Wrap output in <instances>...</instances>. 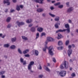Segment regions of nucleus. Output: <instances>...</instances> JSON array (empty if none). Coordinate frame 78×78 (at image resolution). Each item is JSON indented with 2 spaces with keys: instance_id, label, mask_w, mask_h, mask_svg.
<instances>
[{
  "instance_id": "nucleus-18",
  "label": "nucleus",
  "mask_w": 78,
  "mask_h": 78,
  "mask_svg": "<svg viewBox=\"0 0 78 78\" xmlns=\"http://www.w3.org/2000/svg\"><path fill=\"white\" fill-rule=\"evenodd\" d=\"M26 23H30L31 22H32V20L31 19H29L27 20L26 21Z\"/></svg>"
},
{
  "instance_id": "nucleus-33",
  "label": "nucleus",
  "mask_w": 78,
  "mask_h": 78,
  "mask_svg": "<svg viewBox=\"0 0 78 78\" xmlns=\"http://www.w3.org/2000/svg\"><path fill=\"white\" fill-rule=\"evenodd\" d=\"M55 28H59V26L57 23H56L55 24Z\"/></svg>"
},
{
  "instance_id": "nucleus-55",
  "label": "nucleus",
  "mask_w": 78,
  "mask_h": 78,
  "mask_svg": "<svg viewBox=\"0 0 78 78\" xmlns=\"http://www.w3.org/2000/svg\"><path fill=\"white\" fill-rule=\"evenodd\" d=\"M50 9L51 10H53L54 9V8L53 7H50Z\"/></svg>"
},
{
  "instance_id": "nucleus-17",
  "label": "nucleus",
  "mask_w": 78,
  "mask_h": 78,
  "mask_svg": "<svg viewBox=\"0 0 78 78\" xmlns=\"http://www.w3.org/2000/svg\"><path fill=\"white\" fill-rule=\"evenodd\" d=\"M11 41L12 42H14L16 41V37L12 38L11 39Z\"/></svg>"
},
{
  "instance_id": "nucleus-51",
  "label": "nucleus",
  "mask_w": 78,
  "mask_h": 78,
  "mask_svg": "<svg viewBox=\"0 0 78 78\" xmlns=\"http://www.w3.org/2000/svg\"><path fill=\"white\" fill-rule=\"evenodd\" d=\"M46 16V14H45V13H43L42 14V16L43 17H45Z\"/></svg>"
},
{
  "instance_id": "nucleus-44",
  "label": "nucleus",
  "mask_w": 78,
  "mask_h": 78,
  "mask_svg": "<svg viewBox=\"0 0 78 78\" xmlns=\"http://www.w3.org/2000/svg\"><path fill=\"white\" fill-rule=\"evenodd\" d=\"M57 25H60L61 24V22H60V21H57Z\"/></svg>"
},
{
  "instance_id": "nucleus-39",
  "label": "nucleus",
  "mask_w": 78,
  "mask_h": 78,
  "mask_svg": "<svg viewBox=\"0 0 78 78\" xmlns=\"http://www.w3.org/2000/svg\"><path fill=\"white\" fill-rule=\"evenodd\" d=\"M58 8H60L61 9L63 8V5H60L58 6Z\"/></svg>"
},
{
  "instance_id": "nucleus-31",
  "label": "nucleus",
  "mask_w": 78,
  "mask_h": 78,
  "mask_svg": "<svg viewBox=\"0 0 78 78\" xmlns=\"http://www.w3.org/2000/svg\"><path fill=\"white\" fill-rule=\"evenodd\" d=\"M11 20V17H8L6 19V21L7 22H9Z\"/></svg>"
},
{
  "instance_id": "nucleus-32",
  "label": "nucleus",
  "mask_w": 78,
  "mask_h": 78,
  "mask_svg": "<svg viewBox=\"0 0 78 78\" xmlns=\"http://www.w3.org/2000/svg\"><path fill=\"white\" fill-rule=\"evenodd\" d=\"M16 9L17 11H20V8L19 7V5H16Z\"/></svg>"
},
{
  "instance_id": "nucleus-63",
  "label": "nucleus",
  "mask_w": 78,
  "mask_h": 78,
  "mask_svg": "<svg viewBox=\"0 0 78 78\" xmlns=\"http://www.w3.org/2000/svg\"><path fill=\"white\" fill-rule=\"evenodd\" d=\"M55 2V1H51V3H54Z\"/></svg>"
},
{
  "instance_id": "nucleus-1",
  "label": "nucleus",
  "mask_w": 78,
  "mask_h": 78,
  "mask_svg": "<svg viewBox=\"0 0 78 78\" xmlns=\"http://www.w3.org/2000/svg\"><path fill=\"white\" fill-rule=\"evenodd\" d=\"M34 64V62L33 61L31 62L30 64L28 65V70L30 71L31 72V73H33L34 72L32 70H31V68H32V66Z\"/></svg>"
},
{
  "instance_id": "nucleus-56",
  "label": "nucleus",
  "mask_w": 78,
  "mask_h": 78,
  "mask_svg": "<svg viewBox=\"0 0 78 78\" xmlns=\"http://www.w3.org/2000/svg\"><path fill=\"white\" fill-rule=\"evenodd\" d=\"M20 7L21 8H23V5H20Z\"/></svg>"
},
{
  "instance_id": "nucleus-29",
  "label": "nucleus",
  "mask_w": 78,
  "mask_h": 78,
  "mask_svg": "<svg viewBox=\"0 0 78 78\" xmlns=\"http://www.w3.org/2000/svg\"><path fill=\"white\" fill-rule=\"evenodd\" d=\"M35 55L36 56H38L39 55V51L37 50H35Z\"/></svg>"
},
{
  "instance_id": "nucleus-48",
  "label": "nucleus",
  "mask_w": 78,
  "mask_h": 78,
  "mask_svg": "<svg viewBox=\"0 0 78 78\" xmlns=\"http://www.w3.org/2000/svg\"><path fill=\"white\" fill-rule=\"evenodd\" d=\"M66 4L67 6H69V2H66Z\"/></svg>"
},
{
  "instance_id": "nucleus-53",
  "label": "nucleus",
  "mask_w": 78,
  "mask_h": 78,
  "mask_svg": "<svg viewBox=\"0 0 78 78\" xmlns=\"http://www.w3.org/2000/svg\"><path fill=\"white\" fill-rule=\"evenodd\" d=\"M15 11V10L14 9L11 10H10V12H14Z\"/></svg>"
},
{
  "instance_id": "nucleus-13",
  "label": "nucleus",
  "mask_w": 78,
  "mask_h": 78,
  "mask_svg": "<svg viewBox=\"0 0 78 78\" xmlns=\"http://www.w3.org/2000/svg\"><path fill=\"white\" fill-rule=\"evenodd\" d=\"M30 31H31L32 32H33V33L35 32V31H36V28L34 27H32L30 29Z\"/></svg>"
},
{
  "instance_id": "nucleus-37",
  "label": "nucleus",
  "mask_w": 78,
  "mask_h": 78,
  "mask_svg": "<svg viewBox=\"0 0 78 78\" xmlns=\"http://www.w3.org/2000/svg\"><path fill=\"white\" fill-rule=\"evenodd\" d=\"M44 77V75L42 74H41L38 76V78H42Z\"/></svg>"
},
{
  "instance_id": "nucleus-6",
  "label": "nucleus",
  "mask_w": 78,
  "mask_h": 78,
  "mask_svg": "<svg viewBox=\"0 0 78 78\" xmlns=\"http://www.w3.org/2000/svg\"><path fill=\"white\" fill-rule=\"evenodd\" d=\"M50 47H49V48H48V49L49 50V53L50 55H51V56H53L54 55V53L53 52H52V50H53V48H50Z\"/></svg>"
},
{
  "instance_id": "nucleus-4",
  "label": "nucleus",
  "mask_w": 78,
  "mask_h": 78,
  "mask_svg": "<svg viewBox=\"0 0 78 78\" xmlns=\"http://www.w3.org/2000/svg\"><path fill=\"white\" fill-rule=\"evenodd\" d=\"M63 66L65 69H67L69 67V62L67 61H64L62 63Z\"/></svg>"
},
{
  "instance_id": "nucleus-21",
  "label": "nucleus",
  "mask_w": 78,
  "mask_h": 78,
  "mask_svg": "<svg viewBox=\"0 0 78 78\" xmlns=\"http://www.w3.org/2000/svg\"><path fill=\"white\" fill-rule=\"evenodd\" d=\"M54 20L55 21H59V17L58 16H56Z\"/></svg>"
},
{
  "instance_id": "nucleus-34",
  "label": "nucleus",
  "mask_w": 78,
  "mask_h": 78,
  "mask_svg": "<svg viewBox=\"0 0 78 78\" xmlns=\"http://www.w3.org/2000/svg\"><path fill=\"white\" fill-rule=\"evenodd\" d=\"M5 73V71H1L0 72V75H3Z\"/></svg>"
},
{
  "instance_id": "nucleus-47",
  "label": "nucleus",
  "mask_w": 78,
  "mask_h": 78,
  "mask_svg": "<svg viewBox=\"0 0 78 78\" xmlns=\"http://www.w3.org/2000/svg\"><path fill=\"white\" fill-rule=\"evenodd\" d=\"M71 47H72V46L70 45H69L68 46V48H69V50H72L71 49Z\"/></svg>"
},
{
  "instance_id": "nucleus-26",
  "label": "nucleus",
  "mask_w": 78,
  "mask_h": 78,
  "mask_svg": "<svg viewBox=\"0 0 78 78\" xmlns=\"http://www.w3.org/2000/svg\"><path fill=\"white\" fill-rule=\"evenodd\" d=\"M64 48V47L63 46H61L60 47H58L57 48V50H62Z\"/></svg>"
},
{
  "instance_id": "nucleus-23",
  "label": "nucleus",
  "mask_w": 78,
  "mask_h": 78,
  "mask_svg": "<svg viewBox=\"0 0 78 78\" xmlns=\"http://www.w3.org/2000/svg\"><path fill=\"white\" fill-rule=\"evenodd\" d=\"M37 11L38 12H41L43 11V9H38L37 10Z\"/></svg>"
},
{
  "instance_id": "nucleus-45",
  "label": "nucleus",
  "mask_w": 78,
  "mask_h": 78,
  "mask_svg": "<svg viewBox=\"0 0 78 78\" xmlns=\"http://www.w3.org/2000/svg\"><path fill=\"white\" fill-rule=\"evenodd\" d=\"M45 33H42L41 34V37H42V36H43L45 35Z\"/></svg>"
},
{
  "instance_id": "nucleus-42",
  "label": "nucleus",
  "mask_w": 78,
  "mask_h": 78,
  "mask_svg": "<svg viewBox=\"0 0 78 78\" xmlns=\"http://www.w3.org/2000/svg\"><path fill=\"white\" fill-rule=\"evenodd\" d=\"M71 76H72V77H74L75 76H76V75H75V74L74 73H73L71 74Z\"/></svg>"
},
{
  "instance_id": "nucleus-43",
  "label": "nucleus",
  "mask_w": 78,
  "mask_h": 78,
  "mask_svg": "<svg viewBox=\"0 0 78 78\" xmlns=\"http://www.w3.org/2000/svg\"><path fill=\"white\" fill-rule=\"evenodd\" d=\"M11 24H9L7 26V28H11Z\"/></svg>"
},
{
  "instance_id": "nucleus-49",
  "label": "nucleus",
  "mask_w": 78,
  "mask_h": 78,
  "mask_svg": "<svg viewBox=\"0 0 78 78\" xmlns=\"http://www.w3.org/2000/svg\"><path fill=\"white\" fill-rule=\"evenodd\" d=\"M33 25V24H30L29 25V27H32Z\"/></svg>"
},
{
  "instance_id": "nucleus-8",
  "label": "nucleus",
  "mask_w": 78,
  "mask_h": 78,
  "mask_svg": "<svg viewBox=\"0 0 78 78\" xmlns=\"http://www.w3.org/2000/svg\"><path fill=\"white\" fill-rule=\"evenodd\" d=\"M20 61L22 63H23V65L24 66V65H26L27 64V62H26V61H23V59L22 58H21L20 59Z\"/></svg>"
},
{
  "instance_id": "nucleus-54",
  "label": "nucleus",
  "mask_w": 78,
  "mask_h": 78,
  "mask_svg": "<svg viewBox=\"0 0 78 78\" xmlns=\"http://www.w3.org/2000/svg\"><path fill=\"white\" fill-rule=\"evenodd\" d=\"M68 22L69 23H72V20H68Z\"/></svg>"
},
{
  "instance_id": "nucleus-38",
  "label": "nucleus",
  "mask_w": 78,
  "mask_h": 78,
  "mask_svg": "<svg viewBox=\"0 0 78 78\" xmlns=\"http://www.w3.org/2000/svg\"><path fill=\"white\" fill-rule=\"evenodd\" d=\"M61 5V3L58 2L56 4H54V5H55V6H58V5Z\"/></svg>"
},
{
  "instance_id": "nucleus-41",
  "label": "nucleus",
  "mask_w": 78,
  "mask_h": 78,
  "mask_svg": "<svg viewBox=\"0 0 78 78\" xmlns=\"http://www.w3.org/2000/svg\"><path fill=\"white\" fill-rule=\"evenodd\" d=\"M38 69H39L40 70L42 69V67H41V65H39L38 67Z\"/></svg>"
},
{
  "instance_id": "nucleus-24",
  "label": "nucleus",
  "mask_w": 78,
  "mask_h": 78,
  "mask_svg": "<svg viewBox=\"0 0 78 78\" xmlns=\"http://www.w3.org/2000/svg\"><path fill=\"white\" fill-rule=\"evenodd\" d=\"M64 31V30H62L61 29H59L57 30L56 32V33H59V32H63Z\"/></svg>"
},
{
  "instance_id": "nucleus-57",
  "label": "nucleus",
  "mask_w": 78,
  "mask_h": 78,
  "mask_svg": "<svg viewBox=\"0 0 78 78\" xmlns=\"http://www.w3.org/2000/svg\"><path fill=\"white\" fill-rule=\"evenodd\" d=\"M1 77L2 78H5V76L4 75H2Z\"/></svg>"
},
{
  "instance_id": "nucleus-22",
  "label": "nucleus",
  "mask_w": 78,
  "mask_h": 78,
  "mask_svg": "<svg viewBox=\"0 0 78 78\" xmlns=\"http://www.w3.org/2000/svg\"><path fill=\"white\" fill-rule=\"evenodd\" d=\"M3 47L5 48H8V47H9V44H5L4 45Z\"/></svg>"
},
{
  "instance_id": "nucleus-10",
  "label": "nucleus",
  "mask_w": 78,
  "mask_h": 78,
  "mask_svg": "<svg viewBox=\"0 0 78 78\" xmlns=\"http://www.w3.org/2000/svg\"><path fill=\"white\" fill-rule=\"evenodd\" d=\"M3 3L4 4L7 3V5L8 6L10 5V2L9 0H4L3 1Z\"/></svg>"
},
{
  "instance_id": "nucleus-14",
  "label": "nucleus",
  "mask_w": 78,
  "mask_h": 78,
  "mask_svg": "<svg viewBox=\"0 0 78 78\" xmlns=\"http://www.w3.org/2000/svg\"><path fill=\"white\" fill-rule=\"evenodd\" d=\"M44 69L47 72H50V70L47 66H45L44 67Z\"/></svg>"
},
{
  "instance_id": "nucleus-50",
  "label": "nucleus",
  "mask_w": 78,
  "mask_h": 78,
  "mask_svg": "<svg viewBox=\"0 0 78 78\" xmlns=\"http://www.w3.org/2000/svg\"><path fill=\"white\" fill-rule=\"evenodd\" d=\"M53 59V61L54 62H56V59H55V58H52Z\"/></svg>"
},
{
  "instance_id": "nucleus-2",
  "label": "nucleus",
  "mask_w": 78,
  "mask_h": 78,
  "mask_svg": "<svg viewBox=\"0 0 78 78\" xmlns=\"http://www.w3.org/2000/svg\"><path fill=\"white\" fill-rule=\"evenodd\" d=\"M65 26L66 28H67V29L63 30L64 32L67 31V33H70V27H69V25L68 24H66L65 25Z\"/></svg>"
},
{
  "instance_id": "nucleus-19",
  "label": "nucleus",
  "mask_w": 78,
  "mask_h": 78,
  "mask_svg": "<svg viewBox=\"0 0 78 78\" xmlns=\"http://www.w3.org/2000/svg\"><path fill=\"white\" fill-rule=\"evenodd\" d=\"M22 37L23 39V40H25V41H27L28 40V38H27V37H25V36H22Z\"/></svg>"
},
{
  "instance_id": "nucleus-46",
  "label": "nucleus",
  "mask_w": 78,
  "mask_h": 78,
  "mask_svg": "<svg viewBox=\"0 0 78 78\" xmlns=\"http://www.w3.org/2000/svg\"><path fill=\"white\" fill-rule=\"evenodd\" d=\"M25 57H30V55L29 54H27L24 55Z\"/></svg>"
},
{
  "instance_id": "nucleus-20",
  "label": "nucleus",
  "mask_w": 78,
  "mask_h": 78,
  "mask_svg": "<svg viewBox=\"0 0 78 78\" xmlns=\"http://www.w3.org/2000/svg\"><path fill=\"white\" fill-rule=\"evenodd\" d=\"M63 44L62 41H59L58 42V45H62Z\"/></svg>"
},
{
  "instance_id": "nucleus-27",
  "label": "nucleus",
  "mask_w": 78,
  "mask_h": 78,
  "mask_svg": "<svg viewBox=\"0 0 78 78\" xmlns=\"http://www.w3.org/2000/svg\"><path fill=\"white\" fill-rule=\"evenodd\" d=\"M49 16H51V17H53L54 18V17H55V16H56V15H55L51 13H49Z\"/></svg>"
},
{
  "instance_id": "nucleus-40",
  "label": "nucleus",
  "mask_w": 78,
  "mask_h": 78,
  "mask_svg": "<svg viewBox=\"0 0 78 78\" xmlns=\"http://www.w3.org/2000/svg\"><path fill=\"white\" fill-rule=\"evenodd\" d=\"M69 44V41L67 40L66 42V45H67Z\"/></svg>"
},
{
  "instance_id": "nucleus-12",
  "label": "nucleus",
  "mask_w": 78,
  "mask_h": 78,
  "mask_svg": "<svg viewBox=\"0 0 78 78\" xmlns=\"http://www.w3.org/2000/svg\"><path fill=\"white\" fill-rule=\"evenodd\" d=\"M58 39H61V38H62V37H63V36H62V35H61V34L60 33H58Z\"/></svg>"
},
{
  "instance_id": "nucleus-61",
  "label": "nucleus",
  "mask_w": 78,
  "mask_h": 78,
  "mask_svg": "<svg viewBox=\"0 0 78 78\" xmlns=\"http://www.w3.org/2000/svg\"><path fill=\"white\" fill-rule=\"evenodd\" d=\"M72 46H73V48L75 47V45H74V44H72Z\"/></svg>"
},
{
  "instance_id": "nucleus-11",
  "label": "nucleus",
  "mask_w": 78,
  "mask_h": 78,
  "mask_svg": "<svg viewBox=\"0 0 78 78\" xmlns=\"http://www.w3.org/2000/svg\"><path fill=\"white\" fill-rule=\"evenodd\" d=\"M73 10V9L72 7H69L67 9V12H72Z\"/></svg>"
},
{
  "instance_id": "nucleus-64",
  "label": "nucleus",
  "mask_w": 78,
  "mask_h": 78,
  "mask_svg": "<svg viewBox=\"0 0 78 78\" xmlns=\"http://www.w3.org/2000/svg\"><path fill=\"white\" fill-rule=\"evenodd\" d=\"M4 58H5L6 59L7 58V56H4Z\"/></svg>"
},
{
  "instance_id": "nucleus-15",
  "label": "nucleus",
  "mask_w": 78,
  "mask_h": 78,
  "mask_svg": "<svg viewBox=\"0 0 78 78\" xmlns=\"http://www.w3.org/2000/svg\"><path fill=\"white\" fill-rule=\"evenodd\" d=\"M44 45V47L43 48V51H46V49L47 48H48V47H47V44H45Z\"/></svg>"
},
{
  "instance_id": "nucleus-35",
  "label": "nucleus",
  "mask_w": 78,
  "mask_h": 78,
  "mask_svg": "<svg viewBox=\"0 0 78 78\" xmlns=\"http://www.w3.org/2000/svg\"><path fill=\"white\" fill-rule=\"evenodd\" d=\"M63 66H64V65H63V63H62V64H61L60 66V69H64L65 67H64Z\"/></svg>"
},
{
  "instance_id": "nucleus-60",
  "label": "nucleus",
  "mask_w": 78,
  "mask_h": 78,
  "mask_svg": "<svg viewBox=\"0 0 78 78\" xmlns=\"http://www.w3.org/2000/svg\"><path fill=\"white\" fill-rule=\"evenodd\" d=\"M12 1L14 3H16V0H13Z\"/></svg>"
},
{
  "instance_id": "nucleus-30",
  "label": "nucleus",
  "mask_w": 78,
  "mask_h": 78,
  "mask_svg": "<svg viewBox=\"0 0 78 78\" xmlns=\"http://www.w3.org/2000/svg\"><path fill=\"white\" fill-rule=\"evenodd\" d=\"M17 50L18 53H19L20 54H21V55L22 54V51H21V49H20V48H18Z\"/></svg>"
},
{
  "instance_id": "nucleus-58",
  "label": "nucleus",
  "mask_w": 78,
  "mask_h": 78,
  "mask_svg": "<svg viewBox=\"0 0 78 78\" xmlns=\"http://www.w3.org/2000/svg\"><path fill=\"white\" fill-rule=\"evenodd\" d=\"M47 67H48V66H50V64L47 63Z\"/></svg>"
},
{
  "instance_id": "nucleus-59",
  "label": "nucleus",
  "mask_w": 78,
  "mask_h": 78,
  "mask_svg": "<svg viewBox=\"0 0 78 78\" xmlns=\"http://www.w3.org/2000/svg\"><path fill=\"white\" fill-rule=\"evenodd\" d=\"M5 36H6V35H3L2 37L3 39H4V38L5 37Z\"/></svg>"
},
{
  "instance_id": "nucleus-28",
  "label": "nucleus",
  "mask_w": 78,
  "mask_h": 78,
  "mask_svg": "<svg viewBox=\"0 0 78 78\" xmlns=\"http://www.w3.org/2000/svg\"><path fill=\"white\" fill-rule=\"evenodd\" d=\"M11 49H15L16 48V46L15 45H12L10 46V47Z\"/></svg>"
},
{
  "instance_id": "nucleus-9",
  "label": "nucleus",
  "mask_w": 78,
  "mask_h": 78,
  "mask_svg": "<svg viewBox=\"0 0 78 78\" xmlns=\"http://www.w3.org/2000/svg\"><path fill=\"white\" fill-rule=\"evenodd\" d=\"M16 23H17V25L19 27H20L21 25H25V23L23 22H19V21H17L16 22Z\"/></svg>"
},
{
  "instance_id": "nucleus-25",
  "label": "nucleus",
  "mask_w": 78,
  "mask_h": 78,
  "mask_svg": "<svg viewBox=\"0 0 78 78\" xmlns=\"http://www.w3.org/2000/svg\"><path fill=\"white\" fill-rule=\"evenodd\" d=\"M29 51V49H26L23 51V54H26V53H27V52H28Z\"/></svg>"
},
{
  "instance_id": "nucleus-5",
  "label": "nucleus",
  "mask_w": 78,
  "mask_h": 78,
  "mask_svg": "<svg viewBox=\"0 0 78 78\" xmlns=\"http://www.w3.org/2000/svg\"><path fill=\"white\" fill-rule=\"evenodd\" d=\"M58 73L59 75H60L61 76L63 77V76H66V71H61L60 73L58 72Z\"/></svg>"
},
{
  "instance_id": "nucleus-7",
  "label": "nucleus",
  "mask_w": 78,
  "mask_h": 78,
  "mask_svg": "<svg viewBox=\"0 0 78 78\" xmlns=\"http://www.w3.org/2000/svg\"><path fill=\"white\" fill-rule=\"evenodd\" d=\"M72 50L69 49L67 51L68 55L69 57H70V55H72Z\"/></svg>"
},
{
  "instance_id": "nucleus-52",
  "label": "nucleus",
  "mask_w": 78,
  "mask_h": 78,
  "mask_svg": "<svg viewBox=\"0 0 78 78\" xmlns=\"http://www.w3.org/2000/svg\"><path fill=\"white\" fill-rule=\"evenodd\" d=\"M69 62L70 63H72V62H73V60L72 59H70L69 60Z\"/></svg>"
},
{
  "instance_id": "nucleus-36",
  "label": "nucleus",
  "mask_w": 78,
  "mask_h": 78,
  "mask_svg": "<svg viewBox=\"0 0 78 78\" xmlns=\"http://www.w3.org/2000/svg\"><path fill=\"white\" fill-rule=\"evenodd\" d=\"M39 37V34L38 33H37L36 35V39H37Z\"/></svg>"
},
{
  "instance_id": "nucleus-16",
  "label": "nucleus",
  "mask_w": 78,
  "mask_h": 78,
  "mask_svg": "<svg viewBox=\"0 0 78 78\" xmlns=\"http://www.w3.org/2000/svg\"><path fill=\"white\" fill-rule=\"evenodd\" d=\"M37 30L39 32H42L43 30V29L41 27H38L37 29Z\"/></svg>"
},
{
  "instance_id": "nucleus-3",
  "label": "nucleus",
  "mask_w": 78,
  "mask_h": 78,
  "mask_svg": "<svg viewBox=\"0 0 78 78\" xmlns=\"http://www.w3.org/2000/svg\"><path fill=\"white\" fill-rule=\"evenodd\" d=\"M47 40L45 42L46 44H47L48 42H51L54 41V39L50 37H47Z\"/></svg>"
},
{
  "instance_id": "nucleus-62",
  "label": "nucleus",
  "mask_w": 78,
  "mask_h": 78,
  "mask_svg": "<svg viewBox=\"0 0 78 78\" xmlns=\"http://www.w3.org/2000/svg\"><path fill=\"white\" fill-rule=\"evenodd\" d=\"M8 9H6L5 11V12H8Z\"/></svg>"
}]
</instances>
